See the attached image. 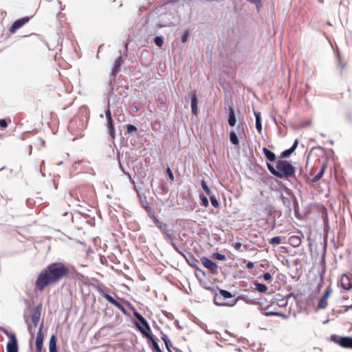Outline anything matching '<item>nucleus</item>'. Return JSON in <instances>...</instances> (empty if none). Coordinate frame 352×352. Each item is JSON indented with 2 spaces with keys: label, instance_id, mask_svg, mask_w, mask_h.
I'll return each mask as SVG.
<instances>
[{
  "label": "nucleus",
  "instance_id": "nucleus-33",
  "mask_svg": "<svg viewBox=\"0 0 352 352\" xmlns=\"http://www.w3.org/2000/svg\"><path fill=\"white\" fill-rule=\"evenodd\" d=\"M228 138L230 143L234 146L239 144V140L236 133L232 130L228 133Z\"/></svg>",
  "mask_w": 352,
  "mask_h": 352
},
{
  "label": "nucleus",
  "instance_id": "nucleus-51",
  "mask_svg": "<svg viewBox=\"0 0 352 352\" xmlns=\"http://www.w3.org/2000/svg\"><path fill=\"white\" fill-rule=\"evenodd\" d=\"M199 198L201 201V204L205 208H207L209 206V201L207 196L205 195L204 193L201 192L199 194Z\"/></svg>",
  "mask_w": 352,
  "mask_h": 352
},
{
  "label": "nucleus",
  "instance_id": "nucleus-34",
  "mask_svg": "<svg viewBox=\"0 0 352 352\" xmlns=\"http://www.w3.org/2000/svg\"><path fill=\"white\" fill-rule=\"evenodd\" d=\"M235 299H238V301L242 300L248 305H256V298H250L247 295L244 294L239 295L237 298H235Z\"/></svg>",
  "mask_w": 352,
  "mask_h": 352
},
{
  "label": "nucleus",
  "instance_id": "nucleus-63",
  "mask_svg": "<svg viewBox=\"0 0 352 352\" xmlns=\"http://www.w3.org/2000/svg\"><path fill=\"white\" fill-rule=\"evenodd\" d=\"M253 113H254V115L255 116V121H258H258L262 120L261 112L254 110Z\"/></svg>",
  "mask_w": 352,
  "mask_h": 352
},
{
  "label": "nucleus",
  "instance_id": "nucleus-14",
  "mask_svg": "<svg viewBox=\"0 0 352 352\" xmlns=\"http://www.w3.org/2000/svg\"><path fill=\"white\" fill-rule=\"evenodd\" d=\"M188 96L190 99V107L191 112L193 116H197L199 113L198 103L199 100L197 94L194 91H190L188 94Z\"/></svg>",
  "mask_w": 352,
  "mask_h": 352
},
{
  "label": "nucleus",
  "instance_id": "nucleus-46",
  "mask_svg": "<svg viewBox=\"0 0 352 352\" xmlns=\"http://www.w3.org/2000/svg\"><path fill=\"white\" fill-rule=\"evenodd\" d=\"M208 196L212 206L214 208H218L219 206V202L215 195L212 193Z\"/></svg>",
  "mask_w": 352,
  "mask_h": 352
},
{
  "label": "nucleus",
  "instance_id": "nucleus-19",
  "mask_svg": "<svg viewBox=\"0 0 352 352\" xmlns=\"http://www.w3.org/2000/svg\"><path fill=\"white\" fill-rule=\"evenodd\" d=\"M123 58L121 56L117 57L113 63L112 67H111V72L110 73L111 76H114L116 78V74L120 72L121 66L123 63Z\"/></svg>",
  "mask_w": 352,
  "mask_h": 352
},
{
  "label": "nucleus",
  "instance_id": "nucleus-1",
  "mask_svg": "<svg viewBox=\"0 0 352 352\" xmlns=\"http://www.w3.org/2000/svg\"><path fill=\"white\" fill-rule=\"evenodd\" d=\"M69 273V269L62 262H54L49 264L38 274L35 287L43 292L48 285L56 283L67 276Z\"/></svg>",
  "mask_w": 352,
  "mask_h": 352
},
{
  "label": "nucleus",
  "instance_id": "nucleus-15",
  "mask_svg": "<svg viewBox=\"0 0 352 352\" xmlns=\"http://www.w3.org/2000/svg\"><path fill=\"white\" fill-rule=\"evenodd\" d=\"M163 234L164 235V239L169 242L173 249L180 255H184V251L181 250L178 245L173 241L175 238V236L173 234L169 233V231L165 232Z\"/></svg>",
  "mask_w": 352,
  "mask_h": 352
},
{
  "label": "nucleus",
  "instance_id": "nucleus-26",
  "mask_svg": "<svg viewBox=\"0 0 352 352\" xmlns=\"http://www.w3.org/2000/svg\"><path fill=\"white\" fill-rule=\"evenodd\" d=\"M263 315H264L266 317H270V316H278L282 318L283 319H287L289 316L286 315L283 312L280 311H267L263 312Z\"/></svg>",
  "mask_w": 352,
  "mask_h": 352
},
{
  "label": "nucleus",
  "instance_id": "nucleus-29",
  "mask_svg": "<svg viewBox=\"0 0 352 352\" xmlns=\"http://www.w3.org/2000/svg\"><path fill=\"white\" fill-rule=\"evenodd\" d=\"M56 337L54 334H52L50 336L49 340V352H58L57 346H56Z\"/></svg>",
  "mask_w": 352,
  "mask_h": 352
},
{
  "label": "nucleus",
  "instance_id": "nucleus-44",
  "mask_svg": "<svg viewBox=\"0 0 352 352\" xmlns=\"http://www.w3.org/2000/svg\"><path fill=\"white\" fill-rule=\"evenodd\" d=\"M139 197H140V203H141V205L143 207V208L145 210V211L146 212L148 208H152L149 204L148 203L147 201V199L146 197H142L140 194H139Z\"/></svg>",
  "mask_w": 352,
  "mask_h": 352
},
{
  "label": "nucleus",
  "instance_id": "nucleus-20",
  "mask_svg": "<svg viewBox=\"0 0 352 352\" xmlns=\"http://www.w3.org/2000/svg\"><path fill=\"white\" fill-rule=\"evenodd\" d=\"M196 277L199 280L201 285L206 289L216 292L219 287L217 285L214 286L213 283L210 280H202L201 276L197 273Z\"/></svg>",
  "mask_w": 352,
  "mask_h": 352
},
{
  "label": "nucleus",
  "instance_id": "nucleus-31",
  "mask_svg": "<svg viewBox=\"0 0 352 352\" xmlns=\"http://www.w3.org/2000/svg\"><path fill=\"white\" fill-rule=\"evenodd\" d=\"M250 169L251 170L255 171L258 175H263L264 173H266L265 168L262 166L258 164H254L252 162H250Z\"/></svg>",
  "mask_w": 352,
  "mask_h": 352
},
{
  "label": "nucleus",
  "instance_id": "nucleus-50",
  "mask_svg": "<svg viewBox=\"0 0 352 352\" xmlns=\"http://www.w3.org/2000/svg\"><path fill=\"white\" fill-rule=\"evenodd\" d=\"M126 129L127 133L131 134V135H132L133 133H135L138 131V129L136 126V125L132 124H126Z\"/></svg>",
  "mask_w": 352,
  "mask_h": 352
},
{
  "label": "nucleus",
  "instance_id": "nucleus-9",
  "mask_svg": "<svg viewBox=\"0 0 352 352\" xmlns=\"http://www.w3.org/2000/svg\"><path fill=\"white\" fill-rule=\"evenodd\" d=\"M226 105L228 106V124L230 126H234L236 124V116L235 107L232 100H226Z\"/></svg>",
  "mask_w": 352,
  "mask_h": 352
},
{
  "label": "nucleus",
  "instance_id": "nucleus-4",
  "mask_svg": "<svg viewBox=\"0 0 352 352\" xmlns=\"http://www.w3.org/2000/svg\"><path fill=\"white\" fill-rule=\"evenodd\" d=\"M285 192L286 195L283 192L280 193V199L287 208L286 212L290 215L293 209L296 218L300 220L303 219L304 215L300 212L299 203L294 192L291 188L285 186Z\"/></svg>",
  "mask_w": 352,
  "mask_h": 352
},
{
  "label": "nucleus",
  "instance_id": "nucleus-22",
  "mask_svg": "<svg viewBox=\"0 0 352 352\" xmlns=\"http://www.w3.org/2000/svg\"><path fill=\"white\" fill-rule=\"evenodd\" d=\"M262 151L265 158L269 162V163L276 162L277 161L276 155L274 152L268 149L267 147H263Z\"/></svg>",
  "mask_w": 352,
  "mask_h": 352
},
{
  "label": "nucleus",
  "instance_id": "nucleus-3",
  "mask_svg": "<svg viewBox=\"0 0 352 352\" xmlns=\"http://www.w3.org/2000/svg\"><path fill=\"white\" fill-rule=\"evenodd\" d=\"M266 166L270 173L276 178L287 181H290L291 178L296 179V168L291 161L278 160L275 166L269 162L266 163Z\"/></svg>",
  "mask_w": 352,
  "mask_h": 352
},
{
  "label": "nucleus",
  "instance_id": "nucleus-32",
  "mask_svg": "<svg viewBox=\"0 0 352 352\" xmlns=\"http://www.w3.org/2000/svg\"><path fill=\"white\" fill-rule=\"evenodd\" d=\"M344 336H338L337 334H332V335H331V336L329 338V340L338 344L341 347H342V344L344 342Z\"/></svg>",
  "mask_w": 352,
  "mask_h": 352
},
{
  "label": "nucleus",
  "instance_id": "nucleus-45",
  "mask_svg": "<svg viewBox=\"0 0 352 352\" xmlns=\"http://www.w3.org/2000/svg\"><path fill=\"white\" fill-rule=\"evenodd\" d=\"M294 153L289 148L283 151L280 155L279 160H285L291 156V155Z\"/></svg>",
  "mask_w": 352,
  "mask_h": 352
},
{
  "label": "nucleus",
  "instance_id": "nucleus-49",
  "mask_svg": "<svg viewBox=\"0 0 352 352\" xmlns=\"http://www.w3.org/2000/svg\"><path fill=\"white\" fill-rule=\"evenodd\" d=\"M153 42L159 47H161L164 44V37L161 35L155 36L153 38Z\"/></svg>",
  "mask_w": 352,
  "mask_h": 352
},
{
  "label": "nucleus",
  "instance_id": "nucleus-47",
  "mask_svg": "<svg viewBox=\"0 0 352 352\" xmlns=\"http://www.w3.org/2000/svg\"><path fill=\"white\" fill-rule=\"evenodd\" d=\"M200 184H201V188H203V190H204V192H205L208 195H210V194H212V191H211V190L210 189V188H209V186H208V185L207 182L205 181V179H201V180L200 181Z\"/></svg>",
  "mask_w": 352,
  "mask_h": 352
},
{
  "label": "nucleus",
  "instance_id": "nucleus-8",
  "mask_svg": "<svg viewBox=\"0 0 352 352\" xmlns=\"http://www.w3.org/2000/svg\"><path fill=\"white\" fill-rule=\"evenodd\" d=\"M97 291L104 298H105L109 303L114 305L116 308H118L124 316H128V311L120 302L116 300L110 294L105 292L100 287L97 288Z\"/></svg>",
  "mask_w": 352,
  "mask_h": 352
},
{
  "label": "nucleus",
  "instance_id": "nucleus-42",
  "mask_svg": "<svg viewBox=\"0 0 352 352\" xmlns=\"http://www.w3.org/2000/svg\"><path fill=\"white\" fill-rule=\"evenodd\" d=\"M161 334H162V340L164 341V344H165V346H166V349H169V347H173V344L171 343V341L170 340V339L168 338V336L165 333H164L162 332V331H161Z\"/></svg>",
  "mask_w": 352,
  "mask_h": 352
},
{
  "label": "nucleus",
  "instance_id": "nucleus-6",
  "mask_svg": "<svg viewBox=\"0 0 352 352\" xmlns=\"http://www.w3.org/2000/svg\"><path fill=\"white\" fill-rule=\"evenodd\" d=\"M217 289L219 290V293L215 294V296L214 298V305H216L218 307H233L235 305H236V303L238 302V299H235V298H233L230 302H219V300H226V299L232 298L234 297V296L232 295V294L230 292H229L228 290L220 289L219 287Z\"/></svg>",
  "mask_w": 352,
  "mask_h": 352
},
{
  "label": "nucleus",
  "instance_id": "nucleus-30",
  "mask_svg": "<svg viewBox=\"0 0 352 352\" xmlns=\"http://www.w3.org/2000/svg\"><path fill=\"white\" fill-rule=\"evenodd\" d=\"M43 328V323L42 322L40 324L38 331L36 334L35 344H43L44 333L42 331Z\"/></svg>",
  "mask_w": 352,
  "mask_h": 352
},
{
  "label": "nucleus",
  "instance_id": "nucleus-55",
  "mask_svg": "<svg viewBox=\"0 0 352 352\" xmlns=\"http://www.w3.org/2000/svg\"><path fill=\"white\" fill-rule=\"evenodd\" d=\"M115 82V78H113V79H111L110 80V85H111V88L109 89V91H108V94H107V96H108V102L109 101V100L111 99V97L114 96L116 94H114V89H113V84Z\"/></svg>",
  "mask_w": 352,
  "mask_h": 352
},
{
  "label": "nucleus",
  "instance_id": "nucleus-62",
  "mask_svg": "<svg viewBox=\"0 0 352 352\" xmlns=\"http://www.w3.org/2000/svg\"><path fill=\"white\" fill-rule=\"evenodd\" d=\"M325 273H326V267H320L318 269V274L320 276L321 281H322Z\"/></svg>",
  "mask_w": 352,
  "mask_h": 352
},
{
  "label": "nucleus",
  "instance_id": "nucleus-35",
  "mask_svg": "<svg viewBox=\"0 0 352 352\" xmlns=\"http://www.w3.org/2000/svg\"><path fill=\"white\" fill-rule=\"evenodd\" d=\"M235 299H238V301L242 300L248 305H256V298H250L247 295L244 294L239 295L237 298H235Z\"/></svg>",
  "mask_w": 352,
  "mask_h": 352
},
{
  "label": "nucleus",
  "instance_id": "nucleus-57",
  "mask_svg": "<svg viewBox=\"0 0 352 352\" xmlns=\"http://www.w3.org/2000/svg\"><path fill=\"white\" fill-rule=\"evenodd\" d=\"M338 68L340 72L344 69L345 63L342 61L340 55L338 54L337 56Z\"/></svg>",
  "mask_w": 352,
  "mask_h": 352
},
{
  "label": "nucleus",
  "instance_id": "nucleus-41",
  "mask_svg": "<svg viewBox=\"0 0 352 352\" xmlns=\"http://www.w3.org/2000/svg\"><path fill=\"white\" fill-rule=\"evenodd\" d=\"M342 348L352 349V336H344Z\"/></svg>",
  "mask_w": 352,
  "mask_h": 352
},
{
  "label": "nucleus",
  "instance_id": "nucleus-64",
  "mask_svg": "<svg viewBox=\"0 0 352 352\" xmlns=\"http://www.w3.org/2000/svg\"><path fill=\"white\" fill-rule=\"evenodd\" d=\"M255 127L258 133H261L262 131V120L261 121H255Z\"/></svg>",
  "mask_w": 352,
  "mask_h": 352
},
{
  "label": "nucleus",
  "instance_id": "nucleus-48",
  "mask_svg": "<svg viewBox=\"0 0 352 352\" xmlns=\"http://www.w3.org/2000/svg\"><path fill=\"white\" fill-rule=\"evenodd\" d=\"M212 257L214 258V259H216V260H218V261H224L226 260V256L225 254H223L219 252H213L212 254Z\"/></svg>",
  "mask_w": 352,
  "mask_h": 352
},
{
  "label": "nucleus",
  "instance_id": "nucleus-38",
  "mask_svg": "<svg viewBox=\"0 0 352 352\" xmlns=\"http://www.w3.org/2000/svg\"><path fill=\"white\" fill-rule=\"evenodd\" d=\"M6 351L7 352H19L18 342H7Z\"/></svg>",
  "mask_w": 352,
  "mask_h": 352
},
{
  "label": "nucleus",
  "instance_id": "nucleus-24",
  "mask_svg": "<svg viewBox=\"0 0 352 352\" xmlns=\"http://www.w3.org/2000/svg\"><path fill=\"white\" fill-rule=\"evenodd\" d=\"M256 305L258 306V309L261 310H267L271 307V305L267 304V300L264 297L256 299Z\"/></svg>",
  "mask_w": 352,
  "mask_h": 352
},
{
  "label": "nucleus",
  "instance_id": "nucleus-10",
  "mask_svg": "<svg viewBox=\"0 0 352 352\" xmlns=\"http://www.w3.org/2000/svg\"><path fill=\"white\" fill-rule=\"evenodd\" d=\"M331 292H332V289H331V285L327 286V288L325 289L324 292L323 293L322 297L320 298V299L318 301L317 307L316 309V311H318L320 309H324L327 307V305H328L327 299L330 296Z\"/></svg>",
  "mask_w": 352,
  "mask_h": 352
},
{
  "label": "nucleus",
  "instance_id": "nucleus-39",
  "mask_svg": "<svg viewBox=\"0 0 352 352\" xmlns=\"http://www.w3.org/2000/svg\"><path fill=\"white\" fill-rule=\"evenodd\" d=\"M42 304L37 305L31 311V318H41Z\"/></svg>",
  "mask_w": 352,
  "mask_h": 352
},
{
  "label": "nucleus",
  "instance_id": "nucleus-56",
  "mask_svg": "<svg viewBox=\"0 0 352 352\" xmlns=\"http://www.w3.org/2000/svg\"><path fill=\"white\" fill-rule=\"evenodd\" d=\"M281 243V236H276L271 238L269 241V243L273 245H279Z\"/></svg>",
  "mask_w": 352,
  "mask_h": 352
},
{
  "label": "nucleus",
  "instance_id": "nucleus-60",
  "mask_svg": "<svg viewBox=\"0 0 352 352\" xmlns=\"http://www.w3.org/2000/svg\"><path fill=\"white\" fill-rule=\"evenodd\" d=\"M324 174L321 173L320 172H318L312 178L311 181L313 183H316L318 182L322 177Z\"/></svg>",
  "mask_w": 352,
  "mask_h": 352
},
{
  "label": "nucleus",
  "instance_id": "nucleus-2",
  "mask_svg": "<svg viewBox=\"0 0 352 352\" xmlns=\"http://www.w3.org/2000/svg\"><path fill=\"white\" fill-rule=\"evenodd\" d=\"M185 0H169L156 6L148 14V20L153 18L156 14L158 17L157 21L158 27H170L175 25L177 19L175 14L170 12L167 11V6L172 5L174 7H180L184 5Z\"/></svg>",
  "mask_w": 352,
  "mask_h": 352
},
{
  "label": "nucleus",
  "instance_id": "nucleus-59",
  "mask_svg": "<svg viewBox=\"0 0 352 352\" xmlns=\"http://www.w3.org/2000/svg\"><path fill=\"white\" fill-rule=\"evenodd\" d=\"M236 131L239 136H241V133L245 135V131L243 123L239 122L236 125Z\"/></svg>",
  "mask_w": 352,
  "mask_h": 352
},
{
  "label": "nucleus",
  "instance_id": "nucleus-61",
  "mask_svg": "<svg viewBox=\"0 0 352 352\" xmlns=\"http://www.w3.org/2000/svg\"><path fill=\"white\" fill-rule=\"evenodd\" d=\"M166 173L167 174V175L170 181H174L175 177H174L173 173L170 167H168L166 168Z\"/></svg>",
  "mask_w": 352,
  "mask_h": 352
},
{
  "label": "nucleus",
  "instance_id": "nucleus-12",
  "mask_svg": "<svg viewBox=\"0 0 352 352\" xmlns=\"http://www.w3.org/2000/svg\"><path fill=\"white\" fill-rule=\"evenodd\" d=\"M30 20L29 16H23L22 18L15 20L11 25L9 31L10 33H15L19 29L22 28L24 25L28 23Z\"/></svg>",
  "mask_w": 352,
  "mask_h": 352
},
{
  "label": "nucleus",
  "instance_id": "nucleus-13",
  "mask_svg": "<svg viewBox=\"0 0 352 352\" xmlns=\"http://www.w3.org/2000/svg\"><path fill=\"white\" fill-rule=\"evenodd\" d=\"M202 265L208 270H209L212 274H217L218 265L217 264L206 256H202L200 258Z\"/></svg>",
  "mask_w": 352,
  "mask_h": 352
},
{
  "label": "nucleus",
  "instance_id": "nucleus-40",
  "mask_svg": "<svg viewBox=\"0 0 352 352\" xmlns=\"http://www.w3.org/2000/svg\"><path fill=\"white\" fill-rule=\"evenodd\" d=\"M154 223L160 230L162 234L166 231H169L168 224L163 223L160 220H157Z\"/></svg>",
  "mask_w": 352,
  "mask_h": 352
},
{
  "label": "nucleus",
  "instance_id": "nucleus-17",
  "mask_svg": "<svg viewBox=\"0 0 352 352\" xmlns=\"http://www.w3.org/2000/svg\"><path fill=\"white\" fill-rule=\"evenodd\" d=\"M340 285L343 289L349 291L352 288V280L348 274H342L340 280Z\"/></svg>",
  "mask_w": 352,
  "mask_h": 352
},
{
  "label": "nucleus",
  "instance_id": "nucleus-18",
  "mask_svg": "<svg viewBox=\"0 0 352 352\" xmlns=\"http://www.w3.org/2000/svg\"><path fill=\"white\" fill-rule=\"evenodd\" d=\"M160 27H158L157 23L155 24L150 22V20L146 23L144 26V31L147 36H151L155 34Z\"/></svg>",
  "mask_w": 352,
  "mask_h": 352
},
{
  "label": "nucleus",
  "instance_id": "nucleus-28",
  "mask_svg": "<svg viewBox=\"0 0 352 352\" xmlns=\"http://www.w3.org/2000/svg\"><path fill=\"white\" fill-rule=\"evenodd\" d=\"M275 211H276V209H275L274 206L272 204L267 205L263 209V212L267 215L268 217L273 218L274 222H275V214H274Z\"/></svg>",
  "mask_w": 352,
  "mask_h": 352
},
{
  "label": "nucleus",
  "instance_id": "nucleus-36",
  "mask_svg": "<svg viewBox=\"0 0 352 352\" xmlns=\"http://www.w3.org/2000/svg\"><path fill=\"white\" fill-rule=\"evenodd\" d=\"M235 299H238V301L242 300L248 305H256V298H250L247 295L244 294L239 295L237 298H235Z\"/></svg>",
  "mask_w": 352,
  "mask_h": 352
},
{
  "label": "nucleus",
  "instance_id": "nucleus-5",
  "mask_svg": "<svg viewBox=\"0 0 352 352\" xmlns=\"http://www.w3.org/2000/svg\"><path fill=\"white\" fill-rule=\"evenodd\" d=\"M129 308L133 311V315L137 320V321H134V324L136 329L142 333L144 338H146L152 335L151 327L146 320V319L140 313L138 312L133 305L129 302H126Z\"/></svg>",
  "mask_w": 352,
  "mask_h": 352
},
{
  "label": "nucleus",
  "instance_id": "nucleus-25",
  "mask_svg": "<svg viewBox=\"0 0 352 352\" xmlns=\"http://www.w3.org/2000/svg\"><path fill=\"white\" fill-rule=\"evenodd\" d=\"M148 340V345L153 352L160 348V345L157 342L156 338L153 334L146 338Z\"/></svg>",
  "mask_w": 352,
  "mask_h": 352
},
{
  "label": "nucleus",
  "instance_id": "nucleus-43",
  "mask_svg": "<svg viewBox=\"0 0 352 352\" xmlns=\"http://www.w3.org/2000/svg\"><path fill=\"white\" fill-rule=\"evenodd\" d=\"M190 34V32L189 30L186 29L185 30H184L180 38L181 42L182 43H186L189 39Z\"/></svg>",
  "mask_w": 352,
  "mask_h": 352
},
{
  "label": "nucleus",
  "instance_id": "nucleus-27",
  "mask_svg": "<svg viewBox=\"0 0 352 352\" xmlns=\"http://www.w3.org/2000/svg\"><path fill=\"white\" fill-rule=\"evenodd\" d=\"M0 331L5 334L9 341L8 342H18L15 333L8 331L6 328L0 329Z\"/></svg>",
  "mask_w": 352,
  "mask_h": 352
},
{
  "label": "nucleus",
  "instance_id": "nucleus-21",
  "mask_svg": "<svg viewBox=\"0 0 352 352\" xmlns=\"http://www.w3.org/2000/svg\"><path fill=\"white\" fill-rule=\"evenodd\" d=\"M106 120V127L107 129V133L112 140H114L116 138V129L113 120V118H111L107 119Z\"/></svg>",
  "mask_w": 352,
  "mask_h": 352
},
{
  "label": "nucleus",
  "instance_id": "nucleus-52",
  "mask_svg": "<svg viewBox=\"0 0 352 352\" xmlns=\"http://www.w3.org/2000/svg\"><path fill=\"white\" fill-rule=\"evenodd\" d=\"M146 212L148 216L153 220V223L156 222L157 220H159L155 215V212L153 208H148Z\"/></svg>",
  "mask_w": 352,
  "mask_h": 352
},
{
  "label": "nucleus",
  "instance_id": "nucleus-16",
  "mask_svg": "<svg viewBox=\"0 0 352 352\" xmlns=\"http://www.w3.org/2000/svg\"><path fill=\"white\" fill-rule=\"evenodd\" d=\"M297 232L300 235H293L289 237V243L294 248H298L302 242V239L304 238V234L300 230H298Z\"/></svg>",
  "mask_w": 352,
  "mask_h": 352
},
{
  "label": "nucleus",
  "instance_id": "nucleus-53",
  "mask_svg": "<svg viewBox=\"0 0 352 352\" xmlns=\"http://www.w3.org/2000/svg\"><path fill=\"white\" fill-rule=\"evenodd\" d=\"M326 250H327V245L325 244L323 247V253L322 254V256L320 258V260L319 261L320 267H326Z\"/></svg>",
  "mask_w": 352,
  "mask_h": 352
},
{
  "label": "nucleus",
  "instance_id": "nucleus-11",
  "mask_svg": "<svg viewBox=\"0 0 352 352\" xmlns=\"http://www.w3.org/2000/svg\"><path fill=\"white\" fill-rule=\"evenodd\" d=\"M88 120V116H85V118L72 119L69 122V128L73 130L76 126L80 130L82 131L87 127Z\"/></svg>",
  "mask_w": 352,
  "mask_h": 352
},
{
  "label": "nucleus",
  "instance_id": "nucleus-23",
  "mask_svg": "<svg viewBox=\"0 0 352 352\" xmlns=\"http://www.w3.org/2000/svg\"><path fill=\"white\" fill-rule=\"evenodd\" d=\"M254 289L261 294L266 293L268 290V287L266 284L260 283L258 280H254L253 283Z\"/></svg>",
  "mask_w": 352,
  "mask_h": 352
},
{
  "label": "nucleus",
  "instance_id": "nucleus-58",
  "mask_svg": "<svg viewBox=\"0 0 352 352\" xmlns=\"http://www.w3.org/2000/svg\"><path fill=\"white\" fill-rule=\"evenodd\" d=\"M104 115H105L106 120L113 118L111 112V109H110L109 101L108 102V105H107V109L104 110Z\"/></svg>",
  "mask_w": 352,
  "mask_h": 352
},
{
  "label": "nucleus",
  "instance_id": "nucleus-54",
  "mask_svg": "<svg viewBox=\"0 0 352 352\" xmlns=\"http://www.w3.org/2000/svg\"><path fill=\"white\" fill-rule=\"evenodd\" d=\"M258 278H263L267 282H271L273 279L272 274L269 272H264L258 276Z\"/></svg>",
  "mask_w": 352,
  "mask_h": 352
},
{
  "label": "nucleus",
  "instance_id": "nucleus-7",
  "mask_svg": "<svg viewBox=\"0 0 352 352\" xmlns=\"http://www.w3.org/2000/svg\"><path fill=\"white\" fill-rule=\"evenodd\" d=\"M182 256L185 258L187 263L195 270V274L198 273L199 275L201 274L203 278L206 277L205 272L198 266L199 261L192 252H188L185 253L184 252V255Z\"/></svg>",
  "mask_w": 352,
  "mask_h": 352
},
{
  "label": "nucleus",
  "instance_id": "nucleus-37",
  "mask_svg": "<svg viewBox=\"0 0 352 352\" xmlns=\"http://www.w3.org/2000/svg\"><path fill=\"white\" fill-rule=\"evenodd\" d=\"M235 299H238V301L242 300L248 305H256V298H250L247 295L244 294L239 295L237 298H235Z\"/></svg>",
  "mask_w": 352,
  "mask_h": 352
}]
</instances>
